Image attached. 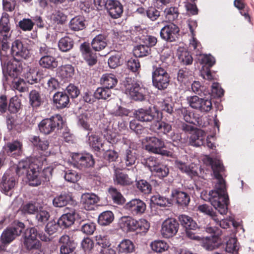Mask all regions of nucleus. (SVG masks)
<instances>
[{"instance_id": "f257e3e1", "label": "nucleus", "mask_w": 254, "mask_h": 254, "mask_svg": "<svg viewBox=\"0 0 254 254\" xmlns=\"http://www.w3.org/2000/svg\"><path fill=\"white\" fill-rule=\"evenodd\" d=\"M207 161L211 166L216 179L215 189L209 192L208 201L220 214H226L228 209V195L226 192L225 182L220 174L223 171V166L219 160L208 158Z\"/></svg>"}, {"instance_id": "f03ea898", "label": "nucleus", "mask_w": 254, "mask_h": 254, "mask_svg": "<svg viewBox=\"0 0 254 254\" xmlns=\"http://www.w3.org/2000/svg\"><path fill=\"white\" fill-rule=\"evenodd\" d=\"M16 171L19 176L25 175L29 186L37 187L40 185L42 182L50 181L52 177L53 169L50 167L45 168L40 175L37 164L29 160H25L19 162Z\"/></svg>"}, {"instance_id": "7ed1b4c3", "label": "nucleus", "mask_w": 254, "mask_h": 254, "mask_svg": "<svg viewBox=\"0 0 254 254\" xmlns=\"http://www.w3.org/2000/svg\"><path fill=\"white\" fill-rule=\"evenodd\" d=\"M10 35L9 20L7 17H2L0 21V55L1 61L5 52L9 49Z\"/></svg>"}, {"instance_id": "20e7f679", "label": "nucleus", "mask_w": 254, "mask_h": 254, "mask_svg": "<svg viewBox=\"0 0 254 254\" xmlns=\"http://www.w3.org/2000/svg\"><path fill=\"white\" fill-rule=\"evenodd\" d=\"M124 90L126 94L129 95L134 100L142 101L144 99V88L134 82L131 78H126L123 82Z\"/></svg>"}, {"instance_id": "39448f33", "label": "nucleus", "mask_w": 254, "mask_h": 254, "mask_svg": "<svg viewBox=\"0 0 254 254\" xmlns=\"http://www.w3.org/2000/svg\"><path fill=\"white\" fill-rule=\"evenodd\" d=\"M145 140L146 144L145 149L148 152L163 156H172V152L163 149L165 147V143L162 139L151 136L146 137Z\"/></svg>"}, {"instance_id": "423d86ee", "label": "nucleus", "mask_w": 254, "mask_h": 254, "mask_svg": "<svg viewBox=\"0 0 254 254\" xmlns=\"http://www.w3.org/2000/svg\"><path fill=\"white\" fill-rule=\"evenodd\" d=\"M145 165L149 168L150 171L159 177L163 178L168 176L169 170L167 166L163 164L159 158L150 156L145 160Z\"/></svg>"}, {"instance_id": "0eeeda50", "label": "nucleus", "mask_w": 254, "mask_h": 254, "mask_svg": "<svg viewBox=\"0 0 254 254\" xmlns=\"http://www.w3.org/2000/svg\"><path fill=\"white\" fill-rule=\"evenodd\" d=\"M63 124V119L61 115H56L50 118L43 120L39 124L41 132L49 134L59 128Z\"/></svg>"}, {"instance_id": "6e6552de", "label": "nucleus", "mask_w": 254, "mask_h": 254, "mask_svg": "<svg viewBox=\"0 0 254 254\" xmlns=\"http://www.w3.org/2000/svg\"><path fill=\"white\" fill-rule=\"evenodd\" d=\"M161 113L154 107L141 108L135 110L134 113L135 118L141 122H151L158 119Z\"/></svg>"}, {"instance_id": "1a4fd4ad", "label": "nucleus", "mask_w": 254, "mask_h": 254, "mask_svg": "<svg viewBox=\"0 0 254 254\" xmlns=\"http://www.w3.org/2000/svg\"><path fill=\"white\" fill-rule=\"evenodd\" d=\"M152 81L156 88L159 90L164 89L169 85L170 77L165 69L158 67L152 73Z\"/></svg>"}, {"instance_id": "9d476101", "label": "nucleus", "mask_w": 254, "mask_h": 254, "mask_svg": "<svg viewBox=\"0 0 254 254\" xmlns=\"http://www.w3.org/2000/svg\"><path fill=\"white\" fill-rule=\"evenodd\" d=\"M187 101L190 107L202 113H208L212 108L211 100L199 98L197 96L188 97Z\"/></svg>"}, {"instance_id": "9b49d317", "label": "nucleus", "mask_w": 254, "mask_h": 254, "mask_svg": "<svg viewBox=\"0 0 254 254\" xmlns=\"http://www.w3.org/2000/svg\"><path fill=\"white\" fill-rule=\"evenodd\" d=\"M24 227V225L22 222L14 223L12 226L7 228L2 233L0 238L1 243L4 244L10 243L21 233Z\"/></svg>"}, {"instance_id": "f8f14e48", "label": "nucleus", "mask_w": 254, "mask_h": 254, "mask_svg": "<svg viewBox=\"0 0 254 254\" xmlns=\"http://www.w3.org/2000/svg\"><path fill=\"white\" fill-rule=\"evenodd\" d=\"M71 162L74 167L81 170L92 167L94 164L93 156L90 154L74 153L71 156Z\"/></svg>"}, {"instance_id": "ddd939ff", "label": "nucleus", "mask_w": 254, "mask_h": 254, "mask_svg": "<svg viewBox=\"0 0 254 254\" xmlns=\"http://www.w3.org/2000/svg\"><path fill=\"white\" fill-rule=\"evenodd\" d=\"M179 224L176 220L169 218L165 220L162 224L161 235L166 238L173 237L178 231Z\"/></svg>"}, {"instance_id": "4468645a", "label": "nucleus", "mask_w": 254, "mask_h": 254, "mask_svg": "<svg viewBox=\"0 0 254 254\" xmlns=\"http://www.w3.org/2000/svg\"><path fill=\"white\" fill-rule=\"evenodd\" d=\"M179 28L173 23H170L164 26L160 31L161 38L167 42H173L175 40Z\"/></svg>"}, {"instance_id": "2eb2a0df", "label": "nucleus", "mask_w": 254, "mask_h": 254, "mask_svg": "<svg viewBox=\"0 0 254 254\" xmlns=\"http://www.w3.org/2000/svg\"><path fill=\"white\" fill-rule=\"evenodd\" d=\"M59 243L60 245V254H70L76 247V244L74 240L67 235L61 236Z\"/></svg>"}, {"instance_id": "dca6fc26", "label": "nucleus", "mask_w": 254, "mask_h": 254, "mask_svg": "<svg viewBox=\"0 0 254 254\" xmlns=\"http://www.w3.org/2000/svg\"><path fill=\"white\" fill-rule=\"evenodd\" d=\"M15 185V178L7 173L4 174L0 184L1 191L6 195L11 196Z\"/></svg>"}, {"instance_id": "f3484780", "label": "nucleus", "mask_w": 254, "mask_h": 254, "mask_svg": "<svg viewBox=\"0 0 254 254\" xmlns=\"http://www.w3.org/2000/svg\"><path fill=\"white\" fill-rule=\"evenodd\" d=\"M126 209L133 215L143 214L146 210L145 203L139 199H133L126 203Z\"/></svg>"}, {"instance_id": "a211bd4d", "label": "nucleus", "mask_w": 254, "mask_h": 254, "mask_svg": "<svg viewBox=\"0 0 254 254\" xmlns=\"http://www.w3.org/2000/svg\"><path fill=\"white\" fill-rule=\"evenodd\" d=\"M99 201V197L95 193H84L81 195L80 203L85 209L91 210L94 209Z\"/></svg>"}, {"instance_id": "6ab92c4d", "label": "nucleus", "mask_w": 254, "mask_h": 254, "mask_svg": "<svg viewBox=\"0 0 254 254\" xmlns=\"http://www.w3.org/2000/svg\"><path fill=\"white\" fill-rule=\"evenodd\" d=\"M162 117L158 116V119L150 126V129L158 134H167L172 130V126L166 122L161 121Z\"/></svg>"}, {"instance_id": "aec40b11", "label": "nucleus", "mask_w": 254, "mask_h": 254, "mask_svg": "<svg viewBox=\"0 0 254 254\" xmlns=\"http://www.w3.org/2000/svg\"><path fill=\"white\" fill-rule=\"evenodd\" d=\"M11 51L13 56L24 59L28 58L30 55L29 51L19 40H16L12 43Z\"/></svg>"}, {"instance_id": "412c9836", "label": "nucleus", "mask_w": 254, "mask_h": 254, "mask_svg": "<svg viewBox=\"0 0 254 254\" xmlns=\"http://www.w3.org/2000/svg\"><path fill=\"white\" fill-rule=\"evenodd\" d=\"M179 111L186 122L200 127L204 126L202 118L195 115L192 112L188 110L186 108H182L179 109Z\"/></svg>"}, {"instance_id": "4be33fe9", "label": "nucleus", "mask_w": 254, "mask_h": 254, "mask_svg": "<svg viewBox=\"0 0 254 254\" xmlns=\"http://www.w3.org/2000/svg\"><path fill=\"white\" fill-rule=\"evenodd\" d=\"M107 5L106 9L111 17L117 19L121 16L123 12V7L119 1L110 0Z\"/></svg>"}, {"instance_id": "5701e85b", "label": "nucleus", "mask_w": 254, "mask_h": 254, "mask_svg": "<svg viewBox=\"0 0 254 254\" xmlns=\"http://www.w3.org/2000/svg\"><path fill=\"white\" fill-rule=\"evenodd\" d=\"M80 49L83 59L88 65L91 66L96 63L97 57L96 54L92 52L89 44L86 43L82 44L80 45Z\"/></svg>"}, {"instance_id": "b1692460", "label": "nucleus", "mask_w": 254, "mask_h": 254, "mask_svg": "<svg viewBox=\"0 0 254 254\" xmlns=\"http://www.w3.org/2000/svg\"><path fill=\"white\" fill-rule=\"evenodd\" d=\"M137 220L130 216H123L119 221V226L125 232L136 230Z\"/></svg>"}, {"instance_id": "393cba45", "label": "nucleus", "mask_w": 254, "mask_h": 254, "mask_svg": "<svg viewBox=\"0 0 254 254\" xmlns=\"http://www.w3.org/2000/svg\"><path fill=\"white\" fill-rule=\"evenodd\" d=\"M53 102L57 108L63 109L67 107L69 98L65 92H58L53 96Z\"/></svg>"}, {"instance_id": "a878e982", "label": "nucleus", "mask_w": 254, "mask_h": 254, "mask_svg": "<svg viewBox=\"0 0 254 254\" xmlns=\"http://www.w3.org/2000/svg\"><path fill=\"white\" fill-rule=\"evenodd\" d=\"M206 134L201 129H196L190 138V143L194 146L204 145Z\"/></svg>"}, {"instance_id": "bb28decb", "label": "nucleus", "mask_w": 254, "mask_h": 254, "mask_svg": "<svg viewBox=\"0 0 254 254\" xmlns=\"http://www.w3.org/2000/svg\"><path fill=\"white\" fill-rule=\"evenodd\" d=\"M200 244L206 250L212 251L218 248L220 246V242L218 237L212 236L209 237H202V240Z\"/></svg>"}, {"instance_id": "cd10ccee", "label": "nucleus", "mask_w": 254, "mask_h": 254, "mask_svg": "<svg viewBox=\"0 0 254 254\" xmlns=\"http://www.w3.org/2000/svg\"><path fill=\"white\" fill-rule=\"evenodd\" d=\"M171 195L182 206H187L190 201V196L187 193L177 189L172 191Z\"/></svg>"}, {"instance_id": "c85d7f7f", "label": "nucleus", "mask_w": 254, "mask_h": 254, "mask_svg": "<svg viewBox=\"0 0 254 254\" xmlns=\"http://www.w3.org/2000/svg\"><path fill=\"white\" fill-rule=\"evenodd\" d=\"M123 160L127 166H131L134 165L137 159L135 151L129 147L123 152L122 154Z\"/></svg>"}, {"instance_id": "c756f323", "label": "nucleus", "mask_w": 254, "mask_h": 254, "mask_svg": "<svg viewBox=\"0 0 254 254\" xmlns=\"http://www.w3.org/2000/svg\"><path fill=\"white\" fill-rule=\"evenodd\" d=\"M115 184L121 186H129L133 183V180L128 175L119 171H116L114 176Z\"/></svg>"}, {"instance_id": "7c9ffc66", "label": "nucleus", "mask_w": 254, "mask_h": 254, "mask_svg": "<svg viewBox=\"0 0 254 254\" xmlns=\"http://www.w3.org/2000/svg\"><path fill=\"white\" fill-rule=\"evenodd\" d=\"M72 200V195L70 193L63 192L56 196L53 201V204L56 207H63L68 202Z\"/></svg>"}, {"instance_id": "2f4dec72", "label": "nucleus", "mask_w": 254, "mask_h": 254, "mask_svg": "<svg viewBox=\"0 0 254 254\" xmlns=\"http://www.w3.org/2000/svg\"><path fill=\"white\" fill-rule=\"evenodd\" d=\"M86 27L85 20L81 16H78L72 18L69 23V28L71 30L78 31L84 29Z\"/></svg>"}, {"instance_id": "473e14b6", "label": "nucleus", "mask_w": 254, "mask_h": 254, "mask_svg": "<svg viewBox=\"0 0 254 254\" xmlns=\"http://www.w3.org/2000/svg\"><path fill=\"white\" fill-rule=\"evenodd\" d=\"M74 74V68L71 65L61 66L58 69V76L65 81H68Z\"/></svg>"}, {"instance_id": "72a5a7b5", "label": "nucleus", "mask_w": 254, "mask_h": 254, "mask_svg": "<svg viewBox=\"0 0 254 254\" xmlns=\"http://www.w3.org/2000/svg\"><path fill=\"white\" fill-rule=\"evenodd\" d=\"M117 82L116 76L111 73L104 74L100 79L101 84L109 89L113 88L117 84Z\"/></svg>"}, {"instance_id": "f704fd0d", "label": "nucleus", "mask_w": 254, "mask_h": 254, "mask_svg": "<svg viewBox=\"0 0 254 254\" xmlns=\"http://www.w3.org/2000/svg\"><path fill=\"white\" fill-rule=\"evenodd\" d=\"M39 63L41 66L46 68L53 69L58 66V62L55 58L50 55L42 57Z\"/></svg>"}, {"instance_id": "c9c22d12", "label": "nucleus", "mask_w": 254, "mask_h": 254, "mask_svg": "<svg viewBox=\"0 0 254 254\" xmlns=\"http://www.w3.org/2000/svg\"><path fill=\"white\" fill-rule=\"evenodd\" d=\"M134 250V246L132 241L128 239L122 240L117 247L119 253H130Z\"/></svg>"}, {"instance_id": "e433bc0d", "label": "nucleus", "mask_w": 254, "mask_h": 254, "mask_svg": "<svg viewBox=\"0 0 254 254\" xmlns=\"http://www.w3.org/2000/svg\"><path fill=\"white\" fill-rule=\"evenodd\" d=\"M107 45L106 37L103 35L96 36L92 40L91 46L92 48L96 51L104 49Z\"/></svg>"}, {"instance_id": "4c0bfd02", "label": "nucleus", "mask_w": 254, "mask_h": 254, "mask_svg": "<svg viewBox=\"0 0 254 254\" xmlns=\"http://www.w3.org/2000/svg\"><path fill=\"white\" fill-rule=\"evenodd\" d=\"M75 213H67L63 214L58 220V224L60 226L66 228L73 224L75 220Z\"/></svg>"}, {"instance_id": "58836bf2", "label": "nucleus", "mask_w": 254, "mask_h": 254, "mask_svg": "<svg viewBox=\"0 0 254 254\" xmlns=\"http://www.w3.org/2000/svg\"><path fill=\"white\" fill-rule=\"evenodd\" d=\"M114 219V215L111 211H106L101 213L98 216V222L101 226L110 224Z\"/></svg>"}, {"instance_id": "ea45409f", "label": "nucleus", "mask_w": 254, "mask_h": 254, "mask_svg": "<svg viewBox=\"0 0 254 254\" xmlns=\"http://www.w3.org/2000/svg\"><path fill=\"white\" fill-rule=\"evenodd\" d=\"M179 219L181 225L187 229L195 230L197 228L196 223L188 215H181L179 217Z\"/></svg>"}, {"instance_id": "a19ab883", "label": "nucleus", "mask_w": 254, "mask_h": 254, "mask_svg": "<svg viewBox=\"0 0 254 254\" xmlns=\"http://www.w3.org/2000/svg\"><path fill=\"white\" fill-rule=\"evenodd\" d=\"M73 46V41L68 36H65L60 39L58 42L59 49L64 52L70 50Z\"/></svg>"}, {"instance_id": "79ce46f5", "label": "nucleus", "mask_w": 254, "mask_h": 254, "mask_svg": "<svg viewBox=\"0 0 254 254\" xmlns=\"http://www.w3.org/2000/svg\"><path fill=\"white\" fill-rule=\"evenodd\" d=\"M175 165L181 172L186 173L190 177H193L197 175L196 171L193 170L192 167L187 166L186 163L181 161L178 160H176Z\"/></svg>"}, {"instance_id": "37998d69", "label": "nucleus", "mask_w": 254, "mask_h": 254, "mask_svg": "<svg viewBox=\"0 0 254 254\" xmlns=\"http://www.w3.org/2000/svg\"><path fill=\"white\" fill-rule=\"evenodd\" d=\"M39 208L37 203L30 201L23 204L21 207V211L24 214H34L38 212Z\"/></svg>"}, {"instance_id": "c03bdc74", "label": "nucleus", "mask_w": 254, "mask_h": 254, "mask_svg": "<svg viewBox=\"0 0 254 254\" xmlns=\"http://www.w3.org/2000/svg\"><path fill=\"white\" fill-rule=\"evenodd\" d=\"M177 54L180 62L183 64L189 65L192 64L193 59L190 53L185 49H179Z\"/></svg>"}, {"instance_id": "a18cd8bd", "label": "nucleus", "mask_w": 254, "mask_h": 254, "mask_svg": "<svg viewBox=\"0 0 254 254\" xmlns=\"http://www.w3.org/2000/svg\"><path fill=\"white\" fill-rule=\"evenodd\" d=\"M197 211L209 216L215 222L219 221L218 217L216 213L213 211L212 207L207 204L199 205L197 207Z\"/></svg>"}, {"instance_id": "49530a36", "label": "nucleus", "mask_w": 254, "mask_h": 254, "mask_svg": "<svg viewBox=\"0 0 254 254\" xmlns=\"http://www.w3.org/2000/svg\"><path fill=\"white\" fill-rule=\"evenodd\" d=\"M226 242V251L228 253H237L239 250V246L237 243V239L234 237H229L226 236L225 238Z\"/></svg>"}, {"instance_id": "de8ad7c7", "label": "nucleus", "mask_w": 254, "mask_h": 254, "mask_svg": "<svg viewBox=\"0 0 254 254\" xmlns=\"http://www.w3.org/2000/svg\"><path fill=\"white\" fill-rule=\"evenodd\" d=\"M112 95V92L110 89L107 87H99L94 93L95 98L98 99L106 100L110 98Z\"/></svg>"}, {"instance_id": "09e8293b", "label": "nucleus", "mask_w": 254, "mask_h": 254, "mask_svg": "<svg viewBox=\"0 0 254 254\" xmlns=\"http://www.w3.org/2000/svg\"><path fill=\"white\" fill-rule=\"evenodd\" d=\"M192 76V72L187 67H184L179 70L177 79L182 83H186Z\"/></svg>"}, {"instance_id": "8fccbe9b", "label": "nucleus", "mask_w": 254, "mask_h": 254, "mask_svg": "<svg viewBox=\"0 0 254 254\" xmlns=\"http://www.w3.org/2000/svg\"><path fill=\"white\" fill-rule=\"evenodd\" d=\"M151 249L157 253H162L168 248V244L163 241L156 240L150 244Z\"/></svg>"}, {"instance_id": "3c124183", "label": "nucleus", "mask_w": 254, "mask_h": 254, "mask_svg": "<svg viewBox=\"0 0 254 254\" xmlns=\"http://www.w3.org/2000/svg\"><path fill=\"white\" fill-rule=\"evenodd\" d=\"M165 16L170 21L176 20L179 14L178 9L175 7H167L164 11Z\"/></svg>"}, {"instance_id": "603ef678", "label": "nucleus", "mask_w": 254, "mask_h": 254, "mask_svg": "<svg viewBox=\"0 0 254 254\" xmlns=\"http://www.w3.org/2000/svg\"><path fill=\"white\" fill-rule=\"evenodd\" d=\"M89 120L88 114H82L78 117L77 125L85 130H90L91 128L89 124Z\"/></svg>"}, {"instance_id": "864d4df0", "label": "nucleus", "mask_w": 254, "mask_h": 254, "mask_svg": "<svg viewBox=\"0 0 254 254\" xmlns=\"http://www.w3.org/2000/svg\"><path fill=\"white\" fill-rule=\"evenodd\" d=\"M22 146V144L20 142L14 141L7 143L4 147V149L7 153L10 154L14 152L21 150Z\"/></svg>"}, {"instance_id": "5fc2aeb1", "label": "nucleus", "mask_w": 254, "mask_h": 254, "mask_svg": "<svg viewBox=\"0 0 254 254\" xmlns=\"http://www.w3.org/2000/svg\"><path fill=\"white\" fill-rule=\"evenodd\" d=\"M26 82L32 84L38 80V71L34 68H29L25 74Z\"/></svg>"}, {"instance_id": "6e6d98bb", "label": "nucleus", "mask_w": 254, "mask_h": 254, "mask_svg": "<svg viewBox=\"0 0 254 254\" xmlns=\"http://www.w3.org/2000/svg\"><path fill=\"white\" fill-rule=\"evenodd\" d=\"M29 100L33 107H39L41 104V98L39 92L35 90H32L29 94Z\"/></svg>"}, {"instance_id": "4d7b16f0", "label": "nucleus", "mask_w": 254, "mask_h": 254, "mask_svg": "<svg viewBox=\"0 0 254 254\" xmlns=\"http://www.w3.org/2000/svg\"><path fill=\"white\" fill-rule=\"evenodd\" d=\"M150 51V49L147 45H140L136 46L133 50V53L135 57H142L148 55Z\"/></svg>"}, {"instance_id": "13d9d810", "label": "nucleus", "mask_w": 254, "mask_h": 254, "mask_svg": "<svg viewBox=\"0 0 254 254\" xmlns=\"http://www.w3.org/2000/svg\"><path fill=\"white\" fill-rule=\"evenodd\" d=\"M88 142L90 146L95 150H99L102 145L100 138L95 134H91L88 136Z\"/></svg>"}, {"instance_id": "bf43d9fd", "label": "nucleus", "mask_w": 254, "mask_h": 254, "mask_svg": "<svg viewBox=\"0 0 254 254\" xmlns=\"http://www.w3.org/2000/svg\"><path fill=\"white\" fill-rule=\"evenodd\" d=\"M64 178L66 181L74 183L80 179V177L76 171L68 170L65 172Z\"/></svg>"}, {"instance_id": "052dcab7", "label": "nucleus", "mask_w": 254, "mask_h": 254, "mask_svg": "<svg viewBox=\"0 0 254 254\" xmlns=\"http://www.w3.org/2000/svg\"><path fill=\"white\" fill-rule=\"evenodd\" d=\"M97 244L103 249L106 247H110L111 244L108 237L105 235H99L96 237Z\"/></svg>"}, {"instance_id": "680f3d73", "label": "nucleus", "mask_w": 254, "mask_h": 254, "mask_svg": "<svg viewBox=\"0 0 254 254\" xmlns=\"http://www.w3.org/2000/svg\"><path fill=\"white\" fill-rule=\"evenodd\" d=\"M121 54L120 53H115L111 56L108 60L109 66L112 68H115L121 64Z\"/></svg>"}, {"instance_id": "e2e57ef3", "label": "nucleus", "mask_w": 254, "mask_h": 254, "mask_svg": "<svg viewBox=\"0 0 254 254\" xmlns=\"http://www.w3.org/2000/svg\"><path fill=\"white\" fill-rule=\"evenodd\" d=\"M136 186L137 189L144 194H149L151 192V186L145 180L139 181L136 184Z\"/></svg>"}, {"instance_id": "0e129e2a", "label": "nucleus", "mask_w": 254, "mask_h": 254, "mask_svg": "<svg viewBox=\"0 0 254 254\" xmlns=\"http://www.w3.org/2000/svg\"><path fill=\"white\" fill-rule=\"evenodd\" d=\"M137 120H133L130 122L129 127L137 134H142L145 130V128L137 122Z\"/></svg>"}, {"instance_id": "69168bd1", "label": "nucleus", "mask_w": 254, "mask_h": 254, "mask_svg": "<svg viewBox=\"0 0 254 254\" xmlns=\"http://www.w3.org/2000/svg\"><path fill=\"white\" fill-rule=\"evenodd\" d=\"M109 192L112 196L114 201L118 204L122 203L124 199L122 194L114 188H110L109 189Z\"/></svg>"}, {"instance_id": "338daca9", "label": "nucleus", "mask_w": 254, "mask_h": 254, "mask_svg": "<svg viewBox=\"0 0 254 254\" xmlns=\"http://www.w3.org/2000/svg\"><path fill=\"white\" fill-rule=\"evenodd\" d=\"M39 244L37 239H23L24 246L28 250L38 249Z\"/></svg>"}, {"instance_id": "774afa93", "label": "nucleus", "mask_w": 254, "mask_h": 254, "mask_svg": "<svg viewBox=\"0 0 254 254\" xmlns=\"http://www.w3.org/2000/svg\"><path fill=\"white\" fill-rule=\"evenodd\" d=\"M160 11L154 7H149L146 10L147 17L151 21L156 20L160 16Z\"/></svg>"}]
</instances>
